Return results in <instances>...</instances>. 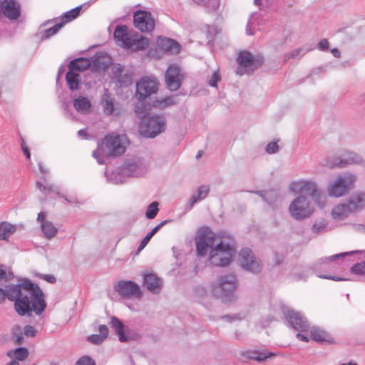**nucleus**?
<instances>
[{"label":"nucleus","instance_id":"f257e3e1","mask_svg":"<svg viewBox=\"0 0 365 365\" xmlns=\"http://www.w3.org/2000/svg\"><path fill=\"white\" fill-rule=\"evenodd\" d=\"M198 255L205 256L209 251V261L217 267H225L230 264L235 255L236 249L233 245L225 244L210 229L205 230L199 237L196 244Z\"/></svg>","mask_w":365,"mask_h":365},{"label":"nucleus","instance_id":"f03ea898","mask_svg":"<svg viewBox=\"0 0 365 365\" xmlns=\"http://www.w3.org/2000/svg\"><path fill=\"white\" fill-rule=\"evenodd\" d=\"M150 106L144 103L135 104V112L142 118L139 125V132L146 138H155L165 129V121L163 116L158 115H148Z\"/></svg>","mask_w":365,"mask_h":365},{"label":"nucleus","instance_id":"7ed1b4c3","mask_svg":"<svg viewBox=\"0 0 365 365\" xmlns=\"http://www.w3.org/2000/svg\"><path fill=\"white\" fill-rule=\"evenodd\" d=\"M128 140L125 135H119L112 133L106 135L103 142L98 149L93 152V156L97 160L98 164L102 165L104 160L101 155L116 156L125 151Z\"/></svg>","mask_w":365,"mask_h":365},{"label":"nucleus","instance_id":"20e7f679","mask_svg":"<svg viewBox=\"0 0 365 365\" xmlns=\"http://www.w3.org/2000/svg\"><path fill=\"white\" fill-rule=\"evenodd\" d=\"M237 287L236 275L231 273L220 276L213 288V291L222 302L230 303L236 299L235 292Z\"/></svg>","mask_w":365,"mask_h":365},{"label":"nucleus","instance_id":"39448f33","mask_svg":"<svg viewBox=\"0 0 365 365\" xmlns=\"http://www.w3.org/2000/svg\"><path fill=\"white\" fill-rule=\"evenodd\" d=\"M289 190L294 194L311 196L314 202L320 207L324 206V197L322 195L321 190L317 188V184L312 180H300L292 182L289 184Z\"/></svg>","mask_w":365,"mask_h":365},{"label":"nucleus","instance_id":"423d86ee","mask_svg":"<svg viewBox=\"0 0 365 365\" xmlns=\"http://www.w3.org/2000/svg\"><path fill=\"white\" fill-rule=\"evenodd\" d=\"M237 61L240 67L237 68L236 73L242 76L245 73L252 74L264 64V59L260 54L253 56L247 51H242L238 54Z\"/></svg>","mask_w":365,"mask_h":365},{"label":"nucleus","instance_id":"0eeeda50","mask_svg":"<svg viewBox=\"0 0 365 365\" xmlns=\"http://www.w3.org/2000/svg\"><path fill=\"white\" fill-rule=\"evenodd\" d=\"M281 312L288 327L292 328L298 332H306L309 330V322L301 312L285 305L281 307Z\"/></svg>","mask_w":365,"mask_h":365},{"label":"nucleus","instance_id":"6e6552de","mask_svg":"<svg viewBox=\"0 0 365 365\" xmlns=\"http://www.w3.org/2000/svg\"><path fill=\"white\" fill-rule=\"evenodd\" d=\"M313 212L314 207L311 201L304 195L295 197L289 206L290 216L297 220L309 217Z\"/></svg>","mask_w":365,"mask_h":365},{"label":"nucleus","instance_id":"1a4fd4ad","mask_svg":"<svg viewBox=\"0 0 365 365\" xmlns=\"http://www.w3.org/2000/svg\"><path fill=\"white\" fill-rule=\"evenodd\" d=\"M356 177L351 174L339 175L328 187L329 195L339 197L346 195L354 187Z\"/></svg>","mask_w":365,"mask_h":365},{"label":"nucleus","instance_id":"9d476101","mask_svg":"<svg viewBox=\"0 0 365 365\" xmlns=\"http://www.w3.org/2000/svg\"><path fill=\"white\" fill-rule=\"evenodd\" d=\"M158 82L153 76H144L136 83L135 97L139 103H143V100L155 93L158 90Z\"/></svg>","mask_w":365,"mask_h":365},{"label":"nucleus","instance_id":"9b49d317","mask_svg":"<svg viewBox=\"0 0 365 365\" xmlns=\"http://www.w3.org/2000/svg\"><path fill=\"white\" fill-rule=\"evenodd\" d=\"M239 262L242 268L254 274H258L262 272V264L257 259L252 250L245 247L239 253Z\"/></svg>","mask_w":365,"mask_h":365},{"label":"nucleus","instance_id":"f8f14e48","mask_svg":"<svg viewBox=\"0 0 365 365\" xmlns=\"http://www.w3.org/2000/svg\"><path fill=\"white\" fill-rule=\"evenodd\" d=\"M135 26L142 32H151L155 28V20L150 12L144 10H138L133 15Z\"/></svg>","mask_w":365,"mask_h":365},{"label":"nucleus","instance_id":"ddd939ff","mask_svg":"<svg viewBox=\"0 0 365 365\" xmlns=\"http://www.w3.org/2000/svg\"><path fill=\"white\" fill-rule=\"evenodd\" d=\"M114 289L127 298H139L141 296L138 284L133 281H120L114 285Z\"/></svg>","mask_w":365,"mask_h":365},{"label":"nucleus","instance_id":"4468645a","mask_svg":"<svg viewBox=\"0 0 365 365\" xmlns=\"http://www.w3.org/2000/svg\"><path fill=\"white\" fill-rule=\"evenodd\" d=\"M362 162L361 158L354 153L345 152L344 158H334L331 161L327 160L324 165L329 168H344L350 164H358Z\"/></svg>","mask_w":365,"mask_h":365},{"label":"nucleus","instance_id":"2eb2a0df","mask_svg":"<svg viewBox=\"0 0 365 365\" xmlns=\"http://www.w3.org/2000/svg\"><path fill=\"white\" fill-rule=\"evenodd\" d=\"M135 32L129 31L125 25H118L114 31V38L117 45L128 49Z\"/></svg>","mask_w":365,"mask_h":365},{"label":"nucleus","instance_id":"dca6fc26","mask_svg":"<svg viewBox=\"0 0 365 365\" xmlns=\"http://www.w3.org/2000/svg\"><path fill=\"white\" fill-rule=\"evenodd\" d=\"M10 20L17 19L21 14V6L15 0H4L1 3L0 17L1 15Z\"/></svg>","mask_w":365,"mask_h":365},{"label":"nucleus","instance_id":"f3484780","mask_svg":"<svg viewBox=\"0 0 365 365\" xmlns=\"http://www.w3.org/2000/svg\"><path fill=\"white\" fill-rule=\"evenodd\" d=\"M157 51L160 54H173L180 50V45L174 40L164 37L158 36L156 41Z\"/></svg>","mask_w":365,"mask_h":365},{"label":"nucleus","instance_id":"a211bd4d","mask_svg":"<svg viewBox=\"0 0 365 365\" xmlns=\"http://www.w3.org/2000/svg\"><path fill=\"white\" fill-rule=\"evenodd\" d=\"M147 170V165L143 160H135L130 163H126L123 168L122 173L127 175L138 177L144 175Z\"/></svg>","mask_w":365,"mask_h":365},{"label":"nucleus","instance_id":"6ab92c4d","mask_svg":"<svg viewBox=\"0 0 365 365\" xmlns=\"http://www.w3.org/2000/svg\"><path fill=\"white\" fill-rule=\"evenodd\" d=\"M37 222L40 224L41 230L46 239L51 240L58 233V228L46 219V214L44 212L38 214Z\"/></svg>","mask_w":365,"mask_h":365},{"label":"nucleus","instance_id":"aec40b11","mask_svg":"<svg viewBox=\"0 0 365 365\" xmlns=\"http://www.w3.org/2000/svg\"><path fill=\"white\" fill-rule=\"evenodd\" d=\"M310 329V338L322 345H331L336 344L334 338L324 329L313 327Z\"/></svg>","mask_w":365,"mask_h":365},{"label":"nucleus","instance_id":"412c9836","mask_svg":"<svg viewBox=\"0 0 365 365\" xmlns=\"http://www.w3.org/2000/svg\"><path fill=\"white\" fill-rule=\"evenodd\" d=\"M180 68L177 65L172 64L168 67L165 73V82L169 90L174 91L180 88Z\"/></svg>","mask_w":365,"mask_h":365},{"label":"nucleus","instance_id":"4be33fe9","mask_svg":"<svg viewBox=\"0 0 365 365\" xmlns=\"http://www.w3.org/2000/svg\"><path fill=\"white\" fill-rule=\"evenodd\" d=\"M110 325L111 327L115 330L116 334L118 336L120 341L125 342L133 339L130 334V330L125 327L122 322L120 321L117 317H111Z\"/></svg>","mask_w":365,"mask_h":365},{"label":"nucleus","instance_id":"5701e85b","mask_svg":"<svg viewBox=\"0 0 365 365\" xmlns=\"http://www.w3.org/2000/svg\"><path fill=\"white\" fill-rule=\"evenodd\" d=\"M143 285L154 294L159 293L162 287V280L153 273L143 275Z\"/></svg>","mask_w":365,"mask_h":365},{"label":"nucleus","instance_id":"b1692460","mask_svg":"<svg viewBox=\"0 0 365 365\" xmlns=\"http://www.w3.org/2000/svg\"><path fill=\"white\" fill-rule=\"evenodd\" d=\"M209 192L210 187L208 185H202L197 187V190L189 200L187 210H191L195 203L204 200L208 195Z\"/></svg>","mask_w":365,"mask_h":365},{"label":"nucleus","instance_id":"393cba45","mask_svg":"<svg viewBox=\"0 0 365 365\" xmlns=\"http://www.w3.org/2000/svg\"><path fill=\"white\" fill-rule=\"evenodd\" d=\"M148 38L135 33L127 50H130L132 51H142L148 47Z\"/></svg>","mask_w":365,"mask_h":365},{"label":"nucleus","instance_id":"a878e982","mask_svg":"<svg viewBox=\"0 0 365 365\" xmlns=\"http://www.w3.org/2000/svg\"><path fill=\"white\" fill-rule=\"evenodd\" d=\"M17 231V225L8 221L0 222V241H9V238Z\"/></svg>","mask_w":365,"mask_h":365},{"label":"nucleus","instance_id":"bb28decb","mask_svg":"<svg viewBox=\"0 0 365 365\" xmlns=\"http://www.w3.org/2000/svg\"><path fill=\"white\" fill-rule=\"evenodd\" d=\"M350 206L348 204H339L333 207L331 216L335 220H343L351 213Z\"/></svg>","mask_w":365,"mask_h":365},{"label":"nucleus","instance_id":"cd10ccee","mask_svg":"<svg viewBox=\"0 0 365 365\" xmlns=\"http://www.w3.org/2000/svg\"><path fill=\"white\" fill-rule=\"evenodd\" d=\"M73 106L77 112L81 114H87L91 110V103L88 98L78 96L73 100Z\"/></svg>","mask_w":365,"mask_h":365},{"label":"nucleus","instance_id":"c85d7f7f","mask_svg":"<svg viewBox=\"0 0 365 365\" xmlns=\"http://www.w3.org/2000/svg\"><path fill=\"white\" fill-rule=\"evenodd\" d=\"M91 66V62L88 58H78L71 61L68 64V70L73 72H83L88 69Z\"/></svg>","mask_w":365,"mask_h":365},{"label":"nucleus","instance_id":"c756f323","mask_svg":"<svg viewBox=\"0 0 365 365\" xmlns=\"http://www.w3.org/2000/svg\"><path fill=\"white\" fill-rule=\"evenodd\" d=\"M254 192L261 197L263 201L269 205H272L276 202L279 197V192L274 189H269L267 190H258Z\"/></svg>","mask_w":365,"mask_h":365},{"label":"nucleus","instance_id":"7c9ffc66","mask_svg":"<svg viewBox=\"0 0 365 365\" xmlns=\"http://www.w3.org/2000/svg\"><path fill=\"white\" fill-rule=\"evenodd\" d=\"M348 205L350 206L351 212L363 208L365 206V193H357L348 200Z\"/></svg>","mask_w":365,"mask_h":365},{"label":"nucleus","instance_id":"2f4dec72","mask_svg":"<svg viewBox=\"0 0 365 365\" xmlns=\"http://www.w3.org/2000/svg\"><path fill=\"white\" fill-rule=\"evenodd\" d=\"M66 80L70 90L76 91L78 89L81 78L78 73L68 70L66 75Z\"/></svg>","mask_w":365,"mask_h":365},{"label":"nucleus","instance_id":"473e14b6","mask_svg":"<svg viewBox=\"0 0 365 365\" xmlns=\"http://www.w3.org/2000/svg\"><path fill=\"white\" fill-rule=\"evenodd\" d=\"M196 4L204 6L208 13L216 12L220 7V0H192Z\"/></svg>","mask_w":365,"mask_h":365},{"label":"nucleus","instance_id":"72a5a7b5","mask_svg":"<svg viewBox=\"0 0 365 365\" xmlns=\"http://www.w3.org/2000/svg\"><path fill=\"white\" fill-rule=\"evenodd\" d=\"M6 355L11 359L14 358L18 361H24L28 357L29 351L25 347H19L8 351Z\"/></svg>","mask_w":365,"mask_h":365},{"label":"nucleus","instance_id":"f704fd0d","mask_svg":"<svg viewBox=\"0 0 365 365\" xmlns=\"http://www.w3.org/2000/svg\"><path fill=\"white\" fill-rule=\"evenodd\" d=\"M101 105L103 112L107 115H110L113 113L114 110L113 99L107 92L102 97Z\"/></svg>","mask_w":365,"mask_h":365},{"label":"nucleus","instance_id":"c9c22d12","mask_svg":"<svg viewBox=\"0 0 365 365\" xmlns=\"http://www.w3.org/2000/svg\"><path fill=\"white\" fill-rule=\"evenodd\" d=\"M63 22H60L56 24L53 26L46 29H43L41 27L38 33V35L40 36V38L41 39L48 38L49 37L56 34L58 31V30L63 26Z\"/></svg>","mask_w":365,"mask_h":365},{"label":"nucleus","instance_id":"e433bc0d","mask_svg":"<svg viewBox=\"0 0 365 365\" xmlns=\"http://www.w3.org/2000/svg\"><path fill=\"white\" fill-rule=\"evenodd\" d=\"M168 222V220H165L160 223H159L158 225H156L153 230L149 232L145 237L142 240L141 242L140 243V245L138 248V251L140 252L144 247L148 245L150 239L153 237V236L166 223Z\"/></svg>","mask_w":365,"mask_h":365},{"label":"nucleus","instance_id":"4c0bfd02","mask_svg":"<svg viewBox=\"0 0 365 365\" xmlns=\"http://www.w3.org/2000/svg\"><path fill=\"white\" fill-rule=\"evenodd\" d=\"M177 102L174 96H169L157 99L154 102V106L159 108H165L175 104Z\"/></svg>","mask_w":365,"mask_h":365},{"label":"nucleus","instance_id":"58836bf2","mask_svg":"<svg viewBox=\"0 0 365 365\" xmlns=\"http://www.w3.org/2000/svg\"><path fill=\"white\" fill-rule=\"evenodd\" d=\"M361 251L356 250V251H351V252H346L343 253L336 254L328 257H326L324 259H323V262L320 263V265H324V266H329L331 262L335 261L336 259H343L346 256L352 255L355 253H360Z\"/></svg>","mask_w":365,"mask_h":365},{"label":"nucleus","instance_id":"ea45409f","mask_svg":"<svg viewBox=\"0 0 365 365\" xmlns=\"http://www.w3.org/2000/svg\"><path fill=\"white\" fill-rule=\"evenodd\" d=\"M81 9H82V6H76V8L72 9L70 11L66 12L65 14H63V15L62 16L61 22H63L65 24L66 22H69V21L73 20L78 16H79Z\"/></svg>","mask_w":365,"mask_h":365},{"label":"nucleus","instance_id":"a19ab883","mask_svg":"<svg viewBox=\"0 0 365 365\" xmlns=\"http://www.w3.org/2000/svg\"><path fill=\"white\" fill-rule=\"evenodd\" d=\"M159 211L158 209V202H153L150 203L147 208L146 212H145V217L148 219H153L157 215L158 212Z\"/></svg>","mask_w":365,"mask_h":365},{"label":"nucleus","instance_id":"79ce46f5","mask_svg":"<svg viewBox=\"0 0 365 365\" xmlns=\"http://www.w3.org/2000/svg\"><path fill=\"white\" fill-rule=\"evenodd\" d=\"M350 270L356 275L365 276V260L354 264L351 267Z\"/></svg>","mask_w":365,"mask_h":365},{"label":"nucleus","instance_id":"37998d69","mask_svg":"<svg viewBox=\"0 0 365 365\" xmlns=\"http://www.w3.org/2000/svg\"><path fill=\"white\" fill-rule=\"evenodd\" d=\"M221 81V75L219 71H215L212 74L211 77L207 79V83L211 87H217V83Z\"/></svg>","mask_w":365,"mask_h":365},{"label":"nucleus","instance_id":"c03bdc74","mask_svg":"<svg viewBox=\"0 0 365 365\" xmlns=\"http://www.w3.org/2000/svg\"><path fill=\"white\" fill-rule=\"evenodd\" d=\"M276 356V354L270 351H259L256 356V361L258 362H262L268 358Z\"/></svg>","mask_w":365,"mask_h":365},{"label":"nucleus","instance_id":"a18cd8bd","mask_svg":"<svg viewBox=\"0 0 365 365\" xmlns=\"http://www.w3.org/2000/svg\"><path fill=\"white\" fill-rule=\"evenodd\" d=\"M206 27H207V31H206L207 36L210 41L211 39L214 38V37L216 35H217L220 31V30L217 26H215L207 25Z\"/></svg>","mask_w":365,"mask_h":365},{"label":"nucleus","instance_id":"49530a36","mask_svg":"<svg viewBox=\"0 0 365 365\" xmlns=\"http://www.w3.org/2000/svg\"><path fill=\"white\" fill-rule=\"evenodd\" d=\"M326 227L327 223L324 221L315 222L312 227V231L313 233L319 234L325 229Z\"/></svg>","mask_w":365,"mask_h":365},{"label":"nucleus","instance_id":"de8ad7c7","mask_svg":"<svg viewBox=\"0 0 365 365\" xmlns=\"http://www.w3.org/2000/svg\"><path fill=\"white\" fill-rule=\"evenodd\" d=\"M279 150V145L277 142H270L269 143L266 148L265 150L268 154H274L277 153Z\"/></svg>","mask_w":365,"mask_h":365},{"label":"nucleus","instance_id":"09e8293b","mask_svg":"<svg viewBox=\"0 0 365 365\" xmlns=\"http://www.w3.org/2000/svg\"><path fill=\"white\" fill-rule=\"evenodd\" d=\"M76 365H96V364L91 357L84 356L77 361Z\"/></svg>","mask_w":365,"mask_h":365},{"label":"nucleus","instance_id":"8fccbe9b","mask_svg":"<svg viewBox=\"0 0 365 365\" xmlns=\"http://www.w3.org/2000/svg\"><path fill=\"white\" fill-rule=\"evenodd\" d=\"M317 276L322 279H331L333 281H338V282L347 280V279H346V278L329 275V274H317Z\"/></svg>","mask_w":365,"mask_h":365},{"label":"nucleus","instance_id":"3c124183","mask_svg":"<svg viewBox=\"0 0 365 365\" xmlns=\"http://www.w3.org/2000/svg\"><path fill=\"white\" fill-rule=\"evenodd\" d=\"M88 341L93 344H101L105 339H103V337L99 334H92L91 336H90L88 337Z\"/></svg>","mask_w":365,"mask_h":365},{"label":"nucleus","instance_id":"603ef678","mask_svg":"<svg viewBox=\"0 0 365 365\" xmlns=\"http://www.w3.org/2000/svg\"><path fill=\"white\" fill-rule=\"evenodd\" d=\"M257 354V351H245L242 354V356H244L247 359H252L256 361V356Z\"/></svg>","mask_w":365,"mask_h":365},{"label":"nucleus","instance_id":"864d4df0","mask_svg":"<svg viewBox=\"0 0 365 365\" xmlns=\"http://www.w3.org/2000/svg\"><path fill=\"white\" fill-rule=\"evenodd\" d=\"M24 331L25 335L29 336H34L36 333V329L31 325L26 326L24 329Z\"/></svg>","mask_w":365,"mask_h":365},{"label":"nucleus","instance_id":"5fc2aeb1","mask_svg":"<svg viewBox=\"0 0 365 365\" xmlns=\"http://www.w3.org/2000/svg\"><path fill=\"white\" fill-rule=\"evenodd\" d=\"M222 319H225L229 322H232L235 320H240L241 319V317H240V314H232V315H224L220 317Z\"/></svg>","mask_w":365,"mask_h":365},{"label":"nucleus","instance_id":"6e6d98bb","mask_svg":"<svg viewBox=\"0 0 365 365\" xmlns=\"http://www.w3.org/2000/svg\"><path fill=\"white\" fill-rule=\"evenodd\" d=\"M105 174L106 175L108 180L110 182H111L114 184H118L119 182H122V180L120 178H117V177H115V178L113 177V175H115V173L108 174V172H106Z\"/></svg>","mask_w":365,"mask_h":365},{"label":"nucleus","instance_id":"4d7b16f0","mask_svg":"<svg viewBox=\"0 0 365 365\" xmlns=\"http://www.w3.org/2000/svg\"><path fill=\"white\" fill-rule=\"evenodd\" d=\"M317 47L321 51L327 50L329 48V42L327 39H322L317 45Z\"/></svg>","mask_w":365,"mask_h":365},{"label":"nucleus","instance_id":"13d9d810","mask_svg":"<svg viewBox=\"0 0 365 365\" xmlns=\"http://www.w3.org/2000/svg\"><path fill=\"white\" fill-rule=\"evenodd\" d=\"M40 277L51 284L56 282V277L52 274H40Z\"/></svg>","mask_w":365,"mask_h":365},{"label":"nucleus","instance_id":"bf43d9fd","mask_svg":"<svg viewBox=\"0 0 365 365\" xmlns=\"http://www.w3.org/2000/svg\"><path fill=\"white\" fill-rule=\"evenodd\" d=\"M99 334L106 339L108 334V329L106 325H100L98 327Z\"/></svg>","mask_w":365,"mask_h":365},{"label":"nucleus","instance_id":"052dcab7","mask_svg":"<svg viewBox=\"0 0 365 365\" xmlns=\"http://www.w3.org/2000/svg\"><path fill=\"white\" fill-rule=\"evenodd\" d=\"M173 257L178 261L180 259L181 257V248L179 247H173Z\"/></svg>","mask_w":365,"mask_h":365},{"label":"nucleus","instance_id":"680f3d73","mask_svg":"<svg viewBox=\"0 0 365 365\" xmlns=\"http://www.w3.org/2000/svg\"><path fill=\"white\" fill-rule=\"evenodd\" d=\"M37 187L42 192H46L48 190V192H51L53 190V186L46 187L45 185H43L40 182H36Z\"/></svg>","mask_w":365,"mask_h":365},{"label":"nucleus","instance_id":"e2e57ef3","mask_svg":"<svg viewBox=\"0 0 365 365\" xmlns=\"http://www.w3.org/2000/svg\"><path fill=\"white\" fill-rule=\"evenodd\" d=\"M21 149H22L24 155H26V158L29 160L31 158V154H30L29 148L26 146V145L25 144V143H23L21 144Z\"/></svg>","mask_w":365,"mask_h":365},{"label":"nucleus","instance_id":"0e129e2a","mask_svg":"<svg viewBox=\"0 0 365 365\" xmlns=\"http://www.w3.org/2000/svg\"><path fill=\"white\" fill-rule=\"evenodd\" d=\"M296 337L298 340L304 341V342H309V337L307 336H305V335L301 334V332L297 333L296 334Z\"/></svg>","mask_w":365,"mask_h":365},{"label":"nucleus","instance_id":"69168bd1","mask_svg":"<svg viewBox=\"0 0 365 365\" xmlns=\"http://www.w3.org/2000/svg\"><path fill=\"white\" fill-rule=\"evenodd\" d=\"M302 48H297V49L293 50L292 51L290 52V56H292L293 58H295L297 56H299L302 53Z\"/></svg>","mask_w":365,"mask_h":365},{"label":"nucleus","instance_id":"338daca9","mask_svg":"<svg viewBox=\"0 0 365 365\" xmlns=\"http://www.w3.org/2000/svg\"><path fill=\"white\" fill-rule=\"evenodd\" d=\"M246 34L249 36L254 35V31H252V29L251 28L250 21H248V23L247 24V26H246Z\"/></svg>","mask_w":365,"mask_h":365},{"label":"nucleus","instance_id":"774afa93","mask_svg":"<svg viewBox=\"0 0 365 365\" xmlns=\"http://www.w3.org/2000/svg\"><path fill=\"white\" fill-rule=\"evenodd\" d=\"M331 51L334 57L339 58L340 56V52L337 48H333Z\"/></svg>","mask_w":365,"mask_h":365}]
</instances>
